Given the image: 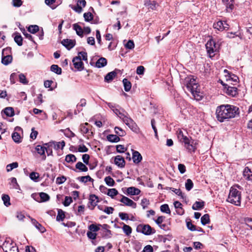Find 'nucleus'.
<instances>
[{
    "label": "nucleus",
    "instance_id": "obj_1",
    "mask_svg": "<svg viewBox=\"0 0 252 252\" xmlns=\"http://www.w3.org/2000/svg\"><path fill=\"white\" fill-rule=\"evenodd\" d=\"M239 108L235 106L229 104L221 105L217 107L216 110V118L220 123L234 118L239 114Z\"/></svg>",
    "mask_w": 252,
    "mask_h": 252
},
{
    "label": "nucleus",
    "instance_id": "obj_2",
    "mask_svg": "<svg viewBox=\"0 0 252 252\" xmlns=\"http://www.w3.org/2000/svg\"><path fill=\"white\" fill-rule=\"evenodd\" d=\"M177 137L180 141L184 143L185 148L189 152H195L197 149V145L198 141L192 139L191 138H189L185 135L181 130H178Z\"/></svg>",
    "mask_w": 252,
    "mask_h": 252
},
{
    "label": "nucleus",
    "instance_id": "obj_3",
    "mask_svg": "<svg viewBox=\"0 0 252 252\" xmlns=\"http://www.w3.org/2000/svg\"><path fill=\"white\" fill-rule=\"evenodd\" d=\"M241 192L236 189L231 187L227 199V201L236 206H239L241 205Z\"/></svg>",
    "mask_w": 252,
    "mask_h": 252
},
{
    "label": "nucleus",
    "instance_id": "obj_4",
    "mask_svg": "<svg viewBox=\"0 0 252 252\" xmlns=\"http://www.w3.org/2000/svg\"><path fill=\"white\" fill-rule=\"evenodd\" d=\"M207 53L209 55V57L212 58L214 57V53L219 51V46L216 43L215 41L212 39L207 41L206 45Z\"/></svg>",
    "mask_w": 252,
    "mask_h": 252
},
{
    "label": "nucleus",
    "instance_id": "obj_5",
    "mask_svg": "<svg viewBox=\"0 0 252 252\" xmlns=\"http://www.w3.org/2000/svg\"><path fill=\"white\" fill-rule=\"evenodd\" d=\"M136 231L145 235H151L156 233V230L149 224H140L136 228Z\"/></svg>",
    "mask_w": 252,
    "mask_h": 252
},
{
    "label": "nucleus",
    "instance_id": "obj_6",
    "mask_svg": "<svg viewBox=\"0 0 252 252\" xmlns=\"http://www.w3.org/2000/svg\"><path fill=\"white\" fill-rule=\"evenodd\" d=\"M184 85L187 87L188 91L193 93L195 89L197 87L195 80L191 77H188L185 80Z\"/></svg>",
    "mask_w": 252,
    "mask_h": 252
},
{
    "label": "nucleus",
    "instance_id": "obj_7",
    "mask_svg": "<svg viewBox=\"0 0 252 252\" xmlns=\"http://www.w3.org/2000/svg\"><path fill=\"white\" fill-rule=\"evenodd\" d=\"M123 121L127 125L133 132L138 133L139 128L133 120L129 117H123Z\"/></svg>",
    "mask_w": 252,
    "mask_h": 252
},
{
    "label": "nucleus",
    "instance_id": "obj_8",
    "mask_svg": "<svg viewBox=\"0 0 252 252\" xmlns=\"http://www.w3.org/2000/svg\"><path fill=\"white\" fill-rule=\"evenodd\" d=\"M72 63L74 67L77 70L81 71L84 69V63L81 61V57L80 56L73 58Z\"/></svg>",
    "mask_w": 252,
    "mask_h": 252
},
{
    "label": "nucleus",
    "instance_id": "obj_9",
    "mask_svg": "<svg viewBox=\"0 0 252 252\" xmlns=\"http://www.w3.org/2000/svg\"><path fill=\"white\" fill-rule=\"evenodd\" d=\"M223 86L225 93L227 94L232 96H235L237 94L238 89L236 87L229 86L226 84H223Z\"/></svg>",
    "mask_w": 252,
    "mask_h": 252
},
{
    "label": "nucleus",
    "instance_id": "obj_10",
    "mask_svg": "<svg viewBox=\"0 0 252 252\" xmlns=\"http://www.w3.org/2000/svg\"><path fill=\"white\" fill-rule=\"evenodd\" d=\"M121 196H122L121 199L120 200L121 202L123 203L126 206H130L133 208H136V203L125 196L123 195H121Z\"/></svg>",
    "mask_w": 252,
    "mask_h": 252
},
{
    "label": "nucleus",
    "instance_id": "obj_11",
    "mask_svg": "<svg viewBox=\"0 0 252 252\" xmlns=\"http://www.w3.org/2000/svg\"><path fill=\"white\" fill-rule=\"evenodd\" d=\"M61 43L67 50H69L75 46L76 41L70 39H64L62 41Z\"/></svg>",
    "mask_w": 252,
    "mask_h": 252
},
{
    "label": "nucleus",
    "instance_id": "obj_12",
    "mask_svg": "<svg viewBox=\"0 0 252 252\" xmlns=\"http://www.w3.org/2000/svg\"><path fill=\"white\" fill-rule=\"evenodd\" d=\"M114 163L120 168H123L125 166V160L124 158L118 155L114 158Z\"/></svg>",
    "mask_w": 252,
    "mask_h": 252
},
{
    "label": "nucleus",
    "instance_id": "obj_13",
    "mask_svg": "<svg viewBox=\"0 0 252 252\" xmlns=\"http://www.w3.org/2000/svg\"><path fill=\"white\" fill-rule=\"evenodd\" d=\"M222 1L226 6V11L231 12L234 8V0H222Z\"/></svg>",
    "mask_w": 252,
    "mask_h": 252
},
{
    "label": "nucleus",
    "instance_id": "obj_14",
    "mask_svg": "<svg viewBox=\"0 0 252 252\" xmlns=\"http://www.w3.org/2000/svg\"><path fill=\"white\" fill-rule=\"evenodd\" d=\"M11 244H9L8 242L5 241V242L3 244V250L4 251V248L6 249L8 248L9 246V249L8 251L7 250H5V252H19L18 248L16 246H10Z\"/></svg>",
    "mask_w": 252,
    "mask_h": 252
},
{
    "label": "nucleus",
    "instance_id": "obj_15",
    "mask_svg": "<svg viewBox=\"0 0 252 252\" xmlns=\"http://www.w3.org/2000/svg\"><path fill=\"white\" fill-rule=\"evenodd\" d=\"M118 71H119V70L115 69V70L107 73L104 77L105 81L106 82H110L112 81L117 75V72Z\"/></svg>",
    "mask_w": 252,
    "mask_h": 252
},
{
    "label": "nucleus",
    "instance_id": "obj_16",
    "mask_svg": "<svg viewBox=\"0 0 252 252\" xmlns=\"http://www.w3.org/2000/svg\"><path fill=\"white\" fill-rule=\"evenodd\" d=\"M243 175L246 180L252 181V171L248 167L245 168Z\"/></svg>",
    "mask_w": 252,
    "mask_h": 252
},
{
    "label": "nucleus",
    "instance_id": "obj_17",
    "mask_svg": "<svg viewBox=\"0 0 252 252\" xmlns=\"http://www.w3.org/2000/svg\"><path fill=\"white\" fill-rule=\"evenodd\" d=\"M53 144H54V141L49 142L44 144L45 145V152H46L48 156H53L52 148Z\"/></svg>",
    "mask_w": 252,
    "mask_h": 252
},
{
    "label": "nucleus",
    "instance_id": "obj_18",
    "mask_svg": "<svg viewBox=\"0 0 252 252\" xmlns=\"http://www.w3.org/2000/svg\"><path fill=\"white\" fill-rule=\"evenodd\" d=\"M132 159L134 163L138 164L142 160V157L138 151H134L132 153Z\"/></svg>",
    "mask_w": 252,
    "mask_h": 252
},
{
    "label": "nucleus",
    "instance_id": "obj_19",
    "mask_svg": "<svg viewBox=\"0 0 252 252\" xmlns=\"http://www.w3.org/2000/svg\"><path fill=\"white\" fill-rule=\"evenodd\" d=\"M32 224L41 233H43L46 231V229L40 223H39L35 219H31Z\"/></svg>",
    "mask_w": 252,
    "mask_h": 252
},
{
    "label": "nucleus",
    "instance_id": "obj_20",
    "mask_svg": "<svg viewBox=\"0 0 252 252\" xmlns=\"http://www.w3.org/2000/svg\"><path fill=\"white\" fill-rule=\"evenodd\" d=\"M107 63V60L103 57L99 58L95 63V66L97 68H101L106 65Z\"/></svg>",
    "mask_w": 252,
    "mask_h": 252
},
{
    "label": "nucleus",
    "instance_id": "obj_21",
    "mask_svg": "<svg viewBox=\"0 0 252 252\" xmlns=\"http://www.w3.org/2000/svg\"><path fill=\"white\" fill-rule=\"evenodd\" d=\"M12 56L11 55L1 56V63L4 65H8L12 62Z\"/></svg>",
    "mask_w": 252,
    "mask_h": 252
},
{
    "label": "nucleus",
    "instance_id": "obj_22",
    "mask_svg": "<svg viewBox=\"0 0 252 252\" xmlns=\"http://www.w3.org/2000/svg\"><path fill=\"white\" fill-rule=\"evenodd\" d=\"M126 191L128 194L132 195H138L140 193L139 189L133 187L127 188Z\"/></svg>",
    "mask_w": 252,
    "mask_h": 252
},
{
    "label": "nucleus",
    "instance_id": "obj_23",
    "mask_svg": "<svg viewBox=\"0 0 252 252\" xmlns=\"http://www.w3.org/2000/svg\"><path fill=\"white\" fill-rule=\"evenodd\" d=\"M204 202L202 201H196L192 205V209L194 210H201L204 207Z\"/></svg>",
    "mask_w": 252,
    "mask_h": 252
},
{
    "label": "nucleus",
    "instance_id": "obj_24",
    "mask_svg": "<svg viewBox=\"0 0 252 252\" xmlns=\"http://www.w3.org/2000/svg\"><path fill=\"white\" fill-rule=\"evenodd\" d=\"M73 29L76 31V32L78 35L80 37L83 36V30L78 24H74L73 25Z\"/></svg>",
    "mask_w": 252,
    "mask_h": 252
},
{
    "label": "nucleus",
    "instance_id": "obj_25",
    "mask_svg": "<svg viewBox=\"0 0 252 252\" xmlns=\"http://www.w3.org/2000/svg\"><path fill=\"white\" fill-rule=\"evenodd\" d=\"M106 138L108 141L113 143H117L120 140V137L114 134H109L107 136Z\"/></svg>",
    "mask_w": 252,
    "mask_h": 252
},
{
    "label": "nucleus",
    "instance_id": "obj_26",
    "mask_svg": "<svg viewBox=\"0 0 252 252\" xmlns=\"http://www.w3.org/2000/svg\"><path fill=\"white\" fill-rule=\"evenodd\" d=\"M75 168L81 172H87L88 170V167L80 161L76 164Z\"/></svg>",
    "mask_w": 252,
    "mask_h": 252
},
{
    "label": "nucleus",
    "instance_id": "obj_27",
    "mask_svg": "<svg viewBox=\"0 0 252 252\" xmlns=\"http://www.w3.org/2000/svg\"><path fill=\"white\" fill-rule=\"evenodd\" d=\"M15 36L14 37V41L17 44V45L19 46H21L23 44V38L22 36L19 33H15Z\"/></svg>",
    "mask_w": 252,
    "mask_h": 252
},
{
    "label": "nucleus",
    "instance_id": "obj_28",
    "mask_svg": "<svg viewBox=\"0 0 252 252\" xmlns=\"http://www.w3.org/2000/svg\"><path fill=\"white\" fill-rule=\"evenodd\" d=\"M12 138L13 141L17 143H20L22 142V137L19 134V133H18L16 131H14L12 134Z\"/></svg>",
    "mask_w": 252,
    "mask_h": 252
},
{
    "label": "nucleus",
    "instance_id": "obj_29",
    "mask_svg": "<svg viewBox=\"0 0 252 252\" xmlns=\"http://www.w3.org/2000/svg\"><path fill=\"white\" fill-rule=\"evenodd\" d=\"M122 223L123 224L122 229L124 232L126 236H130L132 232L131 227L130 226L124 223L123 222Z\"/></svg>",
    "mask_w": 252,
    "mask_h": 252
},
{
    "label": "nucleus",
    "instance_id": "obj_30",
    "mask_svg": "<svg viewBox=\"0 0 252 252\" xmlns=\"http://www.w3.org/2000/svg\"><path fill=\"white\" fill-rule=\"evenodd\" d=\"M77 180H78L80 182L84 183H86L88 181L93 182L94 181V180L93 178H92L89 175L79 177L77 178Z\"/></svg>",
    "mask_w": 252,
    "mask_h": 252
},
{
    "label": "nucleus",
    "instance_id": "obj_31",
    "mask_svg": "<svg viewBox=\"0 0 252 252\" xmlns=\"http://www.w3.org/2000/svg\"><path fill=\"white\" fill-rule=\"evenodd\" d=\"M2 111L7 117H12L14 115V111L12 107H6Z\"/></svg>",
    "mask_w": 252,
    "mask_h": 252
},
{
    "label": "nucleus",
    "instance_id": "obj_32",
    "mask_svg": "<svg viewBox=\"0 0 252 252\" xmlns=\"http://www.w3.org/2000/svg\"><path fill=\"white\" fill-rule=\"evenodd\" d=\"M50 70L51 71L56 73L58 75H60L62 74V68L60 67L58 65H52L50 67Z\"/></svg>",
    "mask_w": 252,
    "mask_h": 252
},
{
    "label": "nucleus",
    "instance_id": "obj_33",
    "mask_svg": "<svg viewBox=\"0 0 252 252\" xmlns=\"http://www.w3.org/2000/svg\"><path fill=\"white\" fill-rule=\"evenodd\" d=\"M123 83L124 86V89L126 92L130 91L131 88V83L127 79L124 78L123 80Z\"/></svg>",
    "mask_w": 252,
    "mask_h": 252
},
{
    "label": "nucleus",
    "instance_id": "obj_34",
    "mask_svg": "<svg viewBox=\"0 0 252 252\" xmlns=\"http://www.w3.org/2000/svg\"><path fill=\"white\" fill-rule=\"evenodd\" d=\"M89 203L90 205L96 204L98 202V198L95 194H91L89 196Z\"/></svg>",
    "mask_w": 252,
    "mask_h": 252
},
{
    "label": "nucleus",
    "instance_id": "obj_35",
    "mask_svg": "<svg viewBox=\"0 0 252 252\" xmlns=\"http://www.w3.org/2000/svg\"><path fill=\"white\" fill-rule=\"evenodd\" d=\"M210 220L209 214H206L201 218V222L202 225H205L210 223Z\"/></svg>",
    "mask_w": 252,
    "mask_h": 252
},
{
    "label": "nucleus",
    "instance_id": "obj_36",
    "mask_svg": "<svg viewBox=\"0 0 252 252\" xmlns=\"http://www.w3.org/2000/svg\"><path fill=\"white\" fill-rule=\"evenodd\" d=\"M65 218L64 212L62 209H58V215L56 220L58 221H63Z\"/></svg>",
    "mask_w": 252,
    "mask_h": 252
},
{
    "label": "nucleus",
    "instance_id": "obj_37",
    "mask_svg": "<svg viewBox=\"0 0 252 252\" xmlns=\"http://www.w3.org/2000/svg\"><path fill=\"white\" fill-rule=\"evenodd\" d=\"M213 27L219 31H223L224 29V24L222 21H219L213 25Z\"/></svg>",
    "mask_w": 252,
    "mask_h": 252
},
{
    "label": "nucleus",
    "instance_id": "obj_38",
    "mask_svg": "<svg viewBox=\"0 0 252 252\" xmlns=\"http://www.w3.org/2000/svg\"><path fill=\"white\" fill-rule=\"evenodd\" d=\"M170 190L173 191L175 194L180 196L183 199H186V197L184 195L180 189H176L173 188H168Z\"/></svg>",
    "mask_w": 252,
    "mask_h": 252
},
{
    "label": "nucleus",
    "instance_id": "obj_39",
    "mask_svg": "<svg viewBox=\"0 0 252 252\" xmlns=\"http://www.w3.org/2000/svg\"><path fill=\"white\" fill-rule=\"evenodd\" d=\"M114 130L115 133L118 135V136L123 137L126 134V131L122 129L121 127L118 126H116L114 128Z\"/></svg>",
    "mask_w": 252,
    "mask_h": 252
},
{
    "label": "nucleus",
    "instance_id": "obj_40",
    "mask_svg": "<svg viewBox=\"0 0 252 252\" xmlns=\"http://www.w3.org/2000/svg\"><path fill=\"white\" fill-rule=\"evenodd\" d=\"M77 158L72 154H68L66 155L65 158V160L68 163L75 162Z\"/></svg>",
    "mask_w": 252,
    "mask_h": 252
},
{
    "label": "nucleus",
    "instance_id": "obj_41",
    "mask_svg": "<svg viewBox=\"0 0 252 252\" xmlns=\"http://www.w3.org/2000/svg\"><path fill=\"white\" fill-rule=\"evenodd\" d=\"M28 31L31 33L34 34L39 31V27L37 25H31L28 28Z\"/></svg>",
    "mask_w": 252,
    "mask_h": 252
},
{
    "label": "nucleus",
    "instance_id": "obj_42",
    "mask_svg": "<svg viewBox=\"0 0 252 252\" xmlns=\"http://www.w3.org/2000/svg\"><path fill=\"white\" fill-rule=\"evenodd\" d=\"M104 181L106 185L110 187H113L115 184L114 180L110 176L106 177L104 178Z\"/></svg>",
    "mask_w": 252,
    "mask_h": 252
},
{
    "label": "nucleus",
    "instance_id": "obj_43",
    "mask_svg": "<svg viewBox=\"0 0 252 252\" xmlns=\"http://www.w3.org/2000/svg\"><path fill=\"white\" fill-rule=\"evenodd\" d=\"M193 187V183L190 179L187 180L185 183V188L188 191L190 190Z\"/></svg>",
    "mask_w": 252,
    "mask_h": 252
},
{
    "label": "nucleus",
    "instance_id": "obj_44",
    "mask_svg": "<svg viewBox=\"0 0 252 252\" xmlns=\"http://www.w3.org/2000/svg\"><path fill=\"white\" fill-rule=\"evenodd\" d=\"M106 194L113 198L118 194V191L116 189H108V192Z\"/></svg>",
    "mask_w": 252,
    "mask_h": 252
},
{
    "label": "nucleus",
    "instance_id": "obj_45",
    "mask_svg": "<svg viewBox=\"0 0 252 252\" xmlns=\"http://www.w3.org/2000/svg\"><path fill=\"white\" fill-rule=\"evenodd\" d=\"M39 195L41 199V202H46L50 199V196L46 193L40 192Z\"/></svg>",
    "mask_w": 252,
    "mask_h": 252
},
{
    "label": "nucleus",
    "instance_id": "obj_46",
    "mask_svg": "<svg viewBox=\"0 0 252 252\" xmlns=\"http://www.w3.org/2000/svg\"><path fill=\"white\" fill-rule=\"evenodd\" d=\"M2 200L3 201V203L6 207L9 206L10 205V197L9 195L7 194H3L2 195Z\"/></svg>",
    "mask_w": 252,
    "mask_h": 252
},
{
    "label": "nucleus",
    "instance_id": "obj_47",
    "mask_svg": "<svg viewBox=\"0 0 252 252\" xmlns=\"http://www.w3.org/2000/svg\"><path fill=\"white\" fill-rule=\"evenodd\" d=\"M45 145H37L35 147V150L37 153L40 155H44L45 153Z\"/></svg>",
    "mask_w": 252,
    "mask_h": 252
},
{
    "label": "nucleus",
    "instance_id": "obj_48",
    "mask_svg": "<svg viewBox=\"0 0 252 252\" xmlns=\"http://www.w3.org/2000/svg\"><path fill=\"white\" fill-rule=\"evenodd\" d=\"M18 166V163L14 162L12 163L9 164L6 166V170L7 172L12 171L14 168H16Z\"/></svg>",
    "mask_w": 252,
    "mask_h": 252
},
{
    "label": "nucleus",
    "instance_id": "obj_49",
    "mask_svg": "<svg viewBox=\"0 0 252 252\" xmlns=\"http://www.w3.org/2000/svg\"><path fill=\"white\" fill-rule=\"evenodd\" d=\"M83 16H84L85 20L86 22H90L94 18L93 15L92 14V13H91L90 12H86V13H84Z\"/></svg>",
    "mask_w": 252,
    "mask_h": 252
},
{
    "label": "nucleus",
    "instance_id": "obj_50",
    "mask_svg": "<svg viewBox=\"0 0 252 252\" xmlns=\"http://www.w3.org/2000/svg\"><path fill=\"white\" fill-rule=\"evenodd\" d=\"M160 211L163 213H165L166 214H170L171 212L169 206L167 204H164L162 205L160 207Z\"/></svg>",
    "mask_w": 252,
    "mask_h": 252
},
{
    "label": "nucleus",
    "instance_id": "obj_51",
    "mask_svg": "<svg viewBox=\"0 0 252 252\" xmlns=\"http://www.w3.org/2000/svg\"><path fill=\"white\" fill-rule=\"evenodd\" d=\"M29 176L32 180L34 182H37V179L39 177V174L37 172H32V173H30Z\"/></svg>",
    "mask_w": 252,
    "mask_h": 252
},
{
    "label": "nucleus",
    "instance_id": "obj_52",
    "mask_svg": "<svg viewBox=\"0 0 252 252\" xmlns=\"http://www.w3.org/2000/svg\"><path fill=\"white\" fill-rule=\"evenodd\" d=\"M86 104V100L85 99L82 98L80 100V102L79 103H78L77 106L76 108L78 110V113H79L81 111H82V109H80L81 107L85 106Z\"/></svg>",
    "mask_w": 252,
    "mask_h": 252
},
{
    "label": "nucleus",
    "instance_id": "obj_53",
    "mask_svg": "<svg viewBox=\"0 0 252 252\" xmlns=\"http://www.w3.org/2000/svg\"><path fill=\"white\" fill-rule=\"evenodd\" d=\"M19 79L20 82L23 84H27L28 83V81L26 76L23 73H21L19 75Z\"/></svg>",
    "mask_w": 252,
    "mask_h": 252
},
{
    "label": "nucleus",
    "instance_id": "obj_54",
    "mask_svg": "<svg viewBox=\"0 0 252 252\" xmlns=\"http://www.w3.org/2000/svg\"><path fill=\"white\" fill-rule=\"evenodd\" d=\"M101 226V224H99L98 225H96L94 224H92L89 226V229L91 230V231L93 232H96L99 230V226Z\"/></svg>",
    "mask_w": 252,
    "mask_h": 252
},
{
    "label": "nucleus",
    "instance_id": "obj_55",
    "mask_svg": "<svg viewBox=\"0 0 252 252\" xmlns=\"http://www.w3.org/2000/svg\"><path fill=\"white\" fill-rule=\"evenodd\" d=\"M113 111L116 115L119 116L120 118L122 119V120L123 117H127V116H125L123 113L121 112L120 110L118 108L113 109Z\"/></svg>",
    "mask_w": 252,
    "mask_h": 252
},
{
    "label": "nucleus",
    "instance_id": "obj_56",
    "mask_svg": "<svg viewBox=\"0 0 252 252\" xmlns=\"http://www.w3.org/2000/svg\"><path fill=\"white\" fill-rule=\"evenodd\" d=\"M187 227L188 229L191 231H196V226L193 224L190 221H187Z\"/></svg>",
    "mask_w": 252,
    "mask_h": 252
},
{
    "label": "nucleus",
    "instance_id": "obj_57",
    "mask_svg": "<svg viewBox=\"0 0 252 252\" xmlns=\"http://www.w3.org/2000/svg\"><path fill=\"white\" fill-rule=\"evenodd\" d=\"M244 221L245 224L250 228V229L252 230V218H245Z\"/></svg>",
    "mask_w": 252,
    "mask_h": 252
},
{
    "label": "nucleus",
    "instance_id": "obj_58",
    "mask_svg": "<svg viewBox=\"0 0 252 252\" xmlns=\"http://www.w3.org/2000/svg\"><path fill=\"white\" fill-rule=\"evenodd\" d=\"M125 47L126 49H132L134 48V43L133 40H129L125 45Z\"/></svg>",
    "mask_w": 252,
    "mask_h": 252
},
{
    "label": "nucleus",
    "instance_id": "obj_59",
    "mask_svg": "<svg viewBox=\"0 0 252 252\" xmlns=\"http://www.w3.org/2000/svg\"><path fill=\"white\" fill-rule=\"evenodd\" d=\"M72 202V198L70 196H65L63 204L64 206H68Z\"/></svg>",
    "mask_w": 252,
    "mask_h": 252
},
{
    "label": "nucleus",
    "instance_id": "obj_60",
    "mask_svg": "<svg viewBox=\"0 0 252 252\" xmlns=\"http://www.w3.org/2000/svg\"><path fill=\"white\" fill-rule=\"evenodd\" d=\"M119 217L122 220H129L128 215L126 213L120 212L119 213Z\"/></svg>",
    "mask_w": 252,
    "mask_h": 252
},
{
    "label": "nucleus",
    "instance_id": "obj_61",
    "mask_svg": "<svg viewBox=\"0 0 252 252\" xmlns=\"http://www.w3.org/2000/svg\"><path fill=\"white\" fill-rule=\"evenodd\" d=\"M66 177L64 176L58 177L56 179V183L59 185L62 184L63 183L66 181Z\"/></svg>",
    "mask_w": 252,
    "mask_h": 252
},
{
    "label": "nucleus",
    "instance_id": "obj_62",
    "mask_svg": "<svg viewBox=\"0 0 252 252\" xmlns=\"http://www.w3.org/2000/svg\"><path fill=\"white\" fill-rule=\"evenodd\" d=\"M90 156L88 154H84L82 156V160L84 163L87 165H89Z\"/></svg>",
    "mask_w": 252,
    "mask_h": 252
},
{
    "label": "nucleus",
    "instance_id": "obj_63",
    "mask_svg": "<svg viewBox=\"0 0 252 252\" xmlns=\"http://www.w3.org/2000/svg\"><path fill=\"white\" fill-rule=\"evenodd\" d=\"M149 204V201L147 198H144L142 199L141 205L143 209H145L147 208V206Z\"/></svg>",
    "mask_w": 252,
    "mask_h": 252
},
{
    "label": "nucleus",
    "instance_id": "obj_64",
    "mask_svg": "<svg viewBox=\"0 0 252 252\" xmlns=\"http://www.w3.org/2000/svg\"><path fill=\"white\" fill-rule=\"evenodd\" d=\"M153 248L151 245H147L141 252H153Z\"/></svg>",
    "mask_w": 252,
    "mask_h": 252
}]
</instances>
